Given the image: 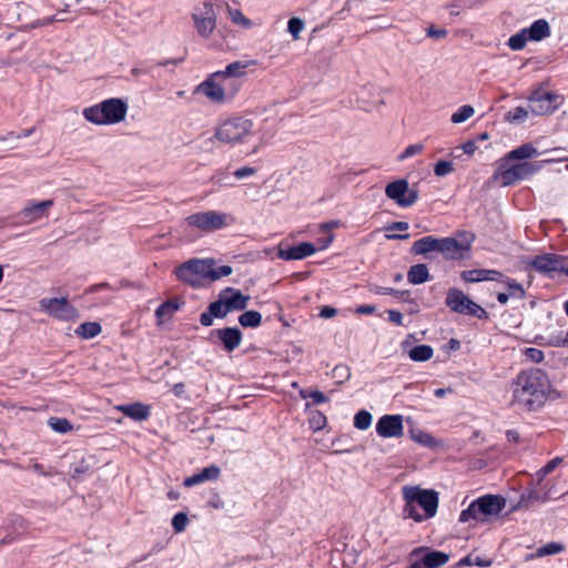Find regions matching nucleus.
Returning a JSON list of instances; mask_svg holds the SVG:
<instances>
[{"instance_id": "nucleus-1", "label": "nucleus", "mask_w": 568, "mask_h": 568, "mask_svg": "<svg viewBox=\"0 0 568 568\" xmlns=\"http://www.w3.org/2000/svg\"><path fill=\"white\" fill-rule=\"evenodd\" d=\"M511 387V405L528 413L540 410L551 392L550 381L540 368L521 371L517 374Z\"/></svg>"}, {"instance_id": "nucleus-2", "label": "nucleus", "mask_w": 568, "mask_h": 568, "mask_svg": "<svg viewBox=\"0 0 568 568\" xmlns=\"http://www.w3.org/2000/svg\"><path fill=\"white\" fill-rule=\"evenodd\" d=\"M403 498L405 501L403 515L417 523L433 518L438 508V493L433 489H422L418 486H404Z\"/></svg>"}, {"instance_id": "nucleus-3", "label": "nucleus", "mask_w": 568, "mask_h": 568, "mask_svg": "<svg viewBox=\"0 0 568 568\" xmlns=\"http://www.w3.org/2000/svg\"><path fill=\"white\" fill-rule=\"evenodd\" d=\"M505 507L506 499L503 496L487 494L474 499L466 509L462 510L458 521L469 523L473 520L486 524L498 517Z\"/></svg>"}, {"instance_id": "nucleus-4", "label": "nucleus", "mask_w": 568, "mask_h": 568, "mask_svg": "<svg viewBox=\"0 0 568 568\" xmlns=\"http://www.w3.org/2000/svg\"><path fill=\"white\" fill-rule=\"evenodd\" d=\"M126 112L128 105L122 99L110 98L98 104L84 108L82 114L92 124L111 125L123 121Z\"/></svg>"}, {"instance_id": "nucleus-5", "label": "nucleus", "mask_w": 568, "mask_h": 568, "mask_svg": "<svg viewBox=\"0 0 568 568\" xmlns=\"http://www.w3.org/2000/svg\"><path fill=\"white\" fill-rule=\"evenodd\" d=\"M550 162H552V160L520 162L514 165H508V162L503 161L495 173V178L499 179L504 186L514 185L518 181L525 180L538 173L545 164Z\"/></svg>"}, {"instance_id": "nucleus-6", "label": "nucleus", "mask_w": 568, "mask_h": 568, "mask_svg": "<svg viewBox=\"0 0 568 568\" xmlns=\"http://www.w3.org/2000/svg\"><path fill=\"white\" fill-rule=\"evenodd\" d=\"M253 122L243 116H235L225 120L215 130L214 138L227 144L243 142L251 134Z\"/></svg>"}, {"instance_id": "nucleus-7", "label": "nucleus", "mask_w": 568, "mask_h": 568, "mask_svg": "<svg viewBox=\"0 0 568 568\" xmlns=\"http://www.w3.org/2000/svg\"><path fill=\"white\" fill-rule=\"evenodd\" d=\"M233 221L234 219L230 214L217 211L196 212L185 219V223L189 226L195 227L202 232L222 230Z\"/></svg>"}, {"instance_id": "nucleus-8", "label": "nucleus", "mask_w": 568, "mask_h": 568, "mask_svg": "<svg viewBox=\"0 0 568 568\" xmlns=\"http://www.w3.org/2000/svg\"><path fill=\"white\" fill-rule=\"evenodd\" d=\"M474 240L475 235L470 232L459 233L458 239L442 237L439 253H442L446 260H463L465 253L470 251Z\"/></svg>"}, {"instance_id": "nucleus-9", "label": "nucleus", "mask_w": 568, "mask_h": 568, "mask_svg": "<svg viewBox=\"0 0 568 568\" xmlns=\"http://www.w3.org/2000/svg\"><path fill=\"white\" fill-rule=\"evenodd\" d=\"M223 79L222 73L213 72L194 90V93H201L209 101L216 104H223L232 101V93H226L224 84L220 82Z\"/></svg>"}, {"instance_id": "nucleus-10", "label": "nucleus", "mask_w": 568, "mask_h": 568, "mask_svg": "<svg viewBox=\"0 0 568 568\" xmlns=\"http://www.w3.org/2000/svg\"><path fill=\"white\" fill-rule=\"evenodd\" d=\"M210 261L193 258L184 262L175 270L179 280L196 286L203 278H209Z\"/></svg>"}, {"instance_id": "nucleus-11", "label": "nucleus", "mask_w": 568, "mask_h": 568, "mask_svg": "<svg viewBox=\"0 0 568 568\" xmlns=\"http://www.w3.org/2000/svg\"><path fill=\"white\" fill-rule=\"evenodd\" d=\"M385 195L400 207H409L418 200V191L409 189V184L405 179L389 182L385 187Z\"/></svg>"}, {"instance_id": "nucleus-12", "label": "nucleus", "mask_w": 568, "mask_h": 568, "mask_svg": "<svg viewBox=\"0 0 568 568\" xmlns=\"http://www.w3.org/2000/svg\"><path fill=\"white\" fill-rule=\"evenodd\" d=\"M39 304L43 312L60 321H74L79 317L77 308L65 297L42 298Z\"/></svg>"}, {"instance_id": "nucleus-13", "label": "nucleus", "mask_w": 568, "mask_h": 568, "mask_svg": "<svg viewBox=\"0 0 568 568\" xmlns=\"http://www.w3.org/2000/svg\"><path fill=\"white\" fill-rule=\"evenodd\" d=\"M195 29L203 38H209L216 24V14L211 2H204L202 7L196 8L192 14Z\"/></svg>"}, {"instance_id": "nucleus-14", "label": "nucleus", "mask_w": 568, "mask_h": 568, "mask_svg": "<svg viewBox=\"0 0 568 568\" xmlns=\"http://www.w3.org/2000/svg\"><path fill=\"white\" fill-rule=\"evenodd\" d=\"M53 204V200H45L41 202L29 201L24 207L18 212L17 216L21 224L36 223L49 215V210Z\"/></svg>"}, {"instance_id": "nucleus-15", "label": "nucleus", "mask_w": 568, "mask_h": 568, "mask_svg": "<svg viewBox=\"0 0 568 568\" xmlns=\"http://www.w3.org/2000/svg\"><path fill=\"white\" fill-rule=\"evenodd\" d=\"M530 265L535 271L548 275L551 273L566 274V270L568 268L565 266L564 257L552 253L534 257Z\"/></svg>"}, {"instance_id": "nucleus-16", "label": "nucleus", "mask_w": 568, "mask_h": 568, "mask_svg": "<svg viewBox=\"0 0 568 568\" xmlns=\"http://www.w3.org/2000/svg\"><path fill=\"white\" fill-rule=\"evenodd\" d=\"M214 338H217L225 352L232 353L241 345L243 334L237 327H224L210 332V339Z\"/></svg>"}, {"instance_id": "nucleus-17", "label": "nucleus", "mask_w": 568, "mask_h": 568, "mask_svg": "<svg viewBox=\"0 0 568 568\" xmlns=\"http://www.w3.org/2000/svg\"><path fill=\"white\" fill-rule=\"evenodd\" d=\"M376 433L383 438L400 437L404 433L402 415H384L376 424Z\"/></svg>"}, {"instance_id": "nucleus-18", "label": "nucleus", "mask_w": 568, "mask_h": 568, "mask_svg": "<svg viewBox=\"0 0 568 568\" xmlns=\"http://www.w3.org/2000/svg\"><path fill=\"white\" fill-rule=\"evenodd\" d=\"M424 552L420 558L423 568H440L449 560V555L439 550H429L425 547H418L410 551L409 558L418 557Z\"/></svg>"}, {"instance_id": "nucleus-19", "label": "nucleus", "mask_w": 568, "mask_h": 568, "mask_svg": "<svg viewBox=\"0 0 568 568\" xmlns=\"http://www.w3.org/2000/svg\"><path fill=\"white\" fill-rule=\"evenodd\" d=\"M316 252L314 244L302 242L297 245L283 247L280 245L277 256L284 261L303 260Z\"/></svg>"}, {"instance_id": "nucleus-20", "label": "nucleus", "mask_w": 568, "mask_h": 568, "mask_svg": "<svg viewBox=\"0 0 568 568\" xmlns=\"http://www.w3.org/2000/svg\"><path fill=\"white\" fill-rule=\"evenodd\" d=\"M231 312L244 311L251 300L250 295H244L240 290L226 287L221 291Z\"/></svg>"}, {"instance_id": "nucleus-21", "label": "nucleus", "mask_w": 568, "mask_h": 568, "mask_svg": "<svg viewBox=\"0 0 568 568\" xmlns=\"http://www.w3.org/2000/svg\"><path fill=\"white\" fill-rule=\"evenodd\" d=\"M221 475V470L215 465L204 467L200 473L193 474L184 479L185 487H193L207 480H216Z\"/></svg>"}, {"instance_id": "nucleus-22", "label": "nucleus", "mask_w": 568, "mask_h": 568, "mask_svg": "<svg viewBox=\"0 0 568 568\" xmlns=\"http://www.w3.org/2000/svg\"><path fill=\"white\" fill-rule=\"evenodd\" d=\"M439 247L440 239L428 235L415 241L410 253L414 255H427L430 252H439Z\"/></svg>"}, {"instance_id": "nucleus-23", "label": "nucleus", "mask_w": 568, "mask_h": 568, "mask_svg": "<svg viewBox=\"0 0 568 568\" xmlns=\"http://www.w3.org/2000/svg\"><path fill=\"white\" fill-rule=\"evenodd\" d=\"M469 297L458 288H449L446 295V305L455 313L464 314Z\"/></svg>"}, {"instance_id": "nucleus-24", "label": "nucleus", "mask_w": 568, "mask_h": 568, "mask_svg": "<svg viewBox=\"0 0 568 568\" xmlns=\"http://www.w3.org/2000/svg\"><path fill=\"white\" fill-rule=\"evenodd\" d=\"M184 302L179 300H169L160 304L155 311V317L158 325H162L170 321L174 313L181 308Z\"/></svg>"}, {"instance_id": "nucleus-25", "label": "nucleus", "mask_w": 568, "mask_h": 568, "mask_svg": "<svg viewBox=\"0 0 568 568\" xmlns=\"http://www.w3.org/2000/svg\"><path fill=\"white\" fill-rule=\"evenodd\" d=\"M527 32V38H529L530 41H541L546 38H548L551 33L550 26L547 20L545 19H538L534 21L530 27L525 28Z\"/></svg>"}, {"instance_id": "nucleus-26", "label": "nucleus", "mask_w": 568, "mask_h": 568, "mask_svg": "<svg viewBox=\"0 0 568 568\" xmlns=\"http://www.w3.org/2000/svg\"><path fill=\"white\" fill-rule=\"evenodd\" d=\"M546 500H548V494L541 487H535L521 494L518 504L513 507V510L529 507L534 503H545Z\"/></svg>"}, {"instance_id": "nucleus-27", "label": "nucleus", "mask_w": 568, "mask_h": 568, "mask_svg": "<svg viewBox=\"0 0 568 568\" xmlns=\"http://www.w3.org/2000/svg\"><path fill=\"white\" fill-rule=\"evenodd\" d=\"M538 155H539L538 150L531 143H524V144L519 145L518 148L508 152L503 158V161L510 162V161H517V160H526V159H531V158H535Z\"/></svg>"}, {"instance_id": "nucleus-28", "label": "nucleus", "mask_w": 568, "mask_h": 568, "mask_svg": "<svg viewBox=\"0 0 568 568\" xmlns=\"http://www.w3.org/2000/svg\"><path fill=\"white\" fill-rule=\"evenodd\" d=\"M430 280V274L426 264H415L407 272V281L410 284L418 285Z\"/></svg>"}, {"instance_id": "nucleus-29", "label": "nucleus", "mask_w": 568, "mask_h": 568, "mask_svg": "<svg viewBox=\"0 0 568 568\" xmlns=\"http://www.w3.org/2000/svg\"><path fill=\"white\" fill-rule=\"evenodd\" d=\"M434 349L430 345L422 344L409 349L408 356L413 362H426L433 357Z\"/></svg>"}, {"instance_id": "nucleus-30", "label": "nucleus", "mask_w": 568, "mask_h": 568, "mask_svg": "<svg viewBox=\"0 0 568 568\" xmlns=\"http://www.w3.org/2000/svg\"><path fill=\"white\" fill-rule=\"evenodd\" d=\"M250 62H243V61H234L232 63H229L224 70L216 71L217 73H222L223 78L231 77L239 79L245 74V69L248 67Z\"/></svg>"}, {"instance_id": "nucleus-31", "label": "nucleus", "mask_w": 568, "mask_h": 568, "mask_svg": "<svg viewBox=\"0 0 568 568\" xmlns=\"http://www.w3.org/2000/svg\"><path fill=\"white\" fill-rule=\"evenodd\" d=\"M239 323L245 328H256L262 324V315L257 311H245L239 316Z\"/></svg>"}, {"instance_id": "nucleus-32", "label": "nucleus", "mask_w": 568, "mask_h": 568, "mask_svg": "<svg viewBox=\"0 0 568 568\" xmlns=\"http://www.w3.org/2000/svg\"><path fill=\"white\" fill-rule=\"evenodd\" d=\"M211 314L214 316V318H224L229 313H231L227 303L224 298V295L222 293H219L217 300L210 303L207 306Z\"/></svg>"}, {"instance_id": "nucleus-33", "label": "nucleus", "mask_w": 568, "mask_h": 568, "mask_svg": "<svg viewBox=\"0 0 568 568\" xmlns=\"http://www.w3.org/2000/svg\"><path fill=\"white\" fill-rule=\"evenodd\" d=\"M101 325L97 322L82 323L77 329L75 334L84 339L93 338L101 333Z\"/></svg>"}, {"instance_id": "nucleus-34", "label": "nucleus", "mask_w": 568, "mask_h": 568, "mask_svg": "<svg viewBox=\"0 0 568 568\" xmlns=\"http://www.w3.org/2000/svg\"><path fill=\"white\" fill-rule=\"evenodd\" d=\"M529 109L534 114L544 115L554 112L557 109V105L546 104V101H542L541 99L535 101L534 91L531 97L529 98Z\"/></svg>"}, {"instance_id": "nucleus-35", "label": "nucleus", "mask_w": 568, "mask_h": 568, "mask_svg": "<svg viewBox=\"0 0 568 568\" xmlns=\"http://www.w3.org/2000/svg\"><path fill=\"white\" fill-rule=\"evenodd\" d=\"M562 550H564V546L561 544L551 541L544 546L538 547L536 552L530 555L529 557L530 558H540V557H545V556L560 554Z\"/></svg>"}, {"instance_id": "nucleus-36", "label": "nucleus", "mask_w": 568, "mask_h": 568, "mask_svg": "<svg viewBox=\"0 0 568 568\" xmlns=\"http://www.w3.org/2000/svg\"><path fill=\"white\" fill-rule=\"evenodd\" d=\"M460 278L466 283L484 282L487 278V268L466 270L460 273Z\"/></svg>"}, {"instance_id": "nucleus-37", "label": "nucleus", "mask_w": 568, "mask_h": 568, "mask_svg": "<svg viewBox=\"0 0 568 568\" xmlns=\"http://www.w3.org/2000/svg\"><path fill=\"white\" fill-rule=\"evenodd\" d=\"M116 410L122 412L125 416L134 419L142 420V404L134 403L130 405H118L114 407Z\"/></svg>"}, {"instance_id": "nucleus-38", "label": "nucleus", "mask_w": 568, "mask_h": 568, "mask_svg": "<svg viewBox=\"0 0 568 568\" xmlns=\"http://www.w3.org/2000/svg\"><path fill=\"white\" fill-rule=\"evenodd\" d=\"M530 41L529 38H527V32L524 29H521L519 32L513 34L509 39H508V47L514 50V51H519V50H523L527 42Z\"/></svg>"}, {"instance_id": "nucleus-39", "label": "nucleus", "mask_w": 568, "mask_h": 568, "mask_svg": "<svg viewBox=\"0 0 568 568\" xmlns=\"http://www.w3.org/2000/svg\"><path fill=\"white\" fill-rule=\"evenodd\" d=\"M503 284L506 285L510 297L518 300L525 298L526 291L524 286L520 283H518L515 278L507 276L506 281Z\"/></svg>"}, {"instance_id": "nucleus-40", "label": "nucleus", "mask_w": 568, "mask_h": 568, "mask_svg": "<svg viewBox=\"0 0 568 568\" xmlns=\"http://www.w3.org/2000/svg\"><path fill=\"white\" fill-rule=\"evenodd\" d=\"M48 425L51 429L60 434H65L72 430V425L69 419L62 417H50L48 419Z\"/></svg>"}, {"instance_id": "nucleus-41", "label": "nucleus", "mask_w": 568, "mask_h": 568, "mask_svg": "<svg viewBox=\"0 0 568 568\" xmlns=\"http://www.w3.org/2000/svg\"><path fill=\"white\" fill-rule=\"evenodd\" d=\"M372 420V414L365 409H362L354 416V427L359 430H365L371 427Z\"/></svg>"}, {"instance_id": "nucleus-42", "label": "nucleus", "mask_w": 568, "mask_h": 568, "mask_svg": "<svg viewBox=\"0 0 568 568\" xmlns=\"http://www.w3.org/2000/svg\"><path fill=\"white\" fill-rule=\"evenodd\" d=\"M474 113L475 110L471 105H463L452 114L450 121L456 124L463 123L471 118Z\"/></svg>"}, {"instance_id": "nucleus-43", "label": "nucleus", "mask_w": 568, "mask_h": 568, "mask_svg": "<svg viewBox=\"0 0 568 568\" xmlns=\"http://www.w3.org/2000/svg\"><path fill=\"white\" fill-rule=\"evenodd\" d=\"M465 315H471L479 320H487L488 313L477 303L469 298L466 308L464 311Z\"/></svg>"}, {"instance_id": "nucleus-44", "label": "nucleus", "mask_w": 568, "mask_h": 568, "mask_svg": "<svg viewBox=\"0 0 568 568\" xmlns=\"http://www.w3.org/2000/svg\"><path fill=\"white\" fill-rule=\"evenodd\" d=\"M562 463V458L560 457H555L552 458L551 460H549L544 467H541L538 471H537V477H538V486H540L542 479L548 475L550 474L551 471H554L560 464Z\"/></svg>"}, {"instance_id": "nucleus-45", "label": "nucleus", "mask_w": 568, "mask_h": 568, "mask_svg": "<svg viewBox=\"0 0 568 568\" xmlns=\"http://www.w3.org/2000/svg\"><path fill=\"white\" fill-rule=\"evenodd\" d=\"M233 272L232 267L230 265H221L217 267H214L213 263L210 261V272H209V278L211 281H216L221 277L229 276Z\"/></svg>"}, {"instance_id": "nucleus-46", "label": "nucleus", "mask_w": 568, "mask_h": 568, "mask_svg": "<svg viewBox=\"0 0 568 568\" xmlns=\"http://www.w3.org/2000/svg\"><path fill=\"white\" fill-rule=\"evenodd\" d=\"M230 19L233 23L242 26L244 28H248L252 26V22L250 19H247L241 10L233 9L231 7H227Z\"/></svg>"}, {"instance_id": "nucleus-47", "label": "nucleus", "mask_w": 568, "mask_h": 568, "mask_svg": "<svg viewBox=\"0 0 568 568\" xmlns=\"http://www.w3.org/2000/svg\"><path fill=\"white\" fill-rule=\"evenodd\" d=\"M410 437L416 443H419L426 447H432L435 442L434 437L430 434L423 430H410Z\"/></svg>"}, {"instance_id": "nucleus-48", "label": "nucleus", "mask_w": 568, "mask_h": 568, "mask_svg": "<svg viewBox=\"0 0 568 568\" xmlns=\"http://www.w3.org/2000/svg\"><path fill=\"white\" fill-rule=\"evenodd\" d=\"M305 23L300 18H291L287 22V31L291 33L294 40L300 38V33L304 30Z\"/></svg>"}, {"instance_id": "nucleus-49", "label": "nucleus", "mask_w": 568, "mask_h": 568, "mask_svg": "<svg viewBox=\"0 0 568 568\" xmlns=\"http://www.w3.org/2000/svg\"><path fill=\"white\" fill-rule=\"evenodd\" d=\"M220 82L224 84L226 93H232V100L235 98L236 93L241 89V81L235 78L225 77V79H220Z\"/></svg>"}, {"instance_id": "nucleus-50", "label": "nucleus", "mask_w": 568, "mask_h": 568, "mask_svg": "<svg viewBox=\"0 0 568 568\" xmlns=\"http://www.w3.org/2000/svg\"><path fill=\"white\" fill-rule=\"evenodd\" d=\"M326 425V416L321 410H313L311 413L310 426L314 430H321Z\"/></svg>"}, {"instance_id": "nucleus-51", "label": "nucleus", "mask_w": 568, "mask_h": 568, "mask_svg": "<svg viewBox=\"0 0 568 568\" xmlns=\"http://www.w3.org/2000/svg\"><path fill=\"white\" fill-rule=\"evenodd\" d=\"M528 116V110L524 106H516L513 110H510L506 119L511 122H524Z\"/></svg>"}, {"instance_id": "nucleus-52", "label": "nucleus", "mask_w": 568, "mask_h": 568, "mask_svg": "<svg viewBox=\"0 0 568 568\" xmlns=\"http://www.w3.org/2000/svg\"><path fill=\"white\" fill-rule=\"evenodd\" d=\"M187 523H189L187 515L183 511L175 514L172 518V527L175 532L184 531Z\"/></svg>"}, {"instance_id": "nucleus-53", "label": "nucleus", "mask_w": 568, "mask_h": 568, "mask_svg": "<svg viewBox=\"0 0 568 568\" xmlns=\"http://www.w3.org/2000/svg\"><path fill=\"white\" fill-rule=\"evenodd\" d=\"M539 99H541L542 101H546V104L558 106L559 95L554 92L536 90L535 91V101H538Z\"/></svg>"}, {"instance_id": "nucleus-54", "label": "nucleus", "mask_w": 568, "mask_h": 568, "mask_svg": "<svg viewBox=\"0 0 568 568\" xmlns=\"http://www.w3.org/2000/svg\"><path fill=\"white\" fill-rule=\"evenodd\" d=\"M454 171V164L449 161L439 160L434 166L436 176H445Z\"/></svg>"}, {"instance_id": "nucleus-55", "label": "nucleus", "mask_w": 568, "mask_h": 568, "mask_svg": "<svg viewBox=\"0 0 568 568\" xmlns=\"http://www.w3.org/2000/svg\"><path fill=\"white\" fill-rule=\"evenodd\" d=\"M230 173L226 170H219L212 176V181L220 186H231L232 183L229 182Z\"/></svg>"}, {"instance_id": "nucleus-56", "label": "nucleus", "mask_w": 568, "mask_h": 568, "mask_svg": "<svg viewBox=\"0 0 568 568\" xmlns=\"http://www.w3.org/2000/svg\"><path fill=\"white\" fill-rule=\"evenodd\" d=\"M423 150H424V145L420 144V143L409 144L403 151V153L399 155V160H405V159H408V158L414 156L416 154H419V153L423 152Z\"/></svg>"}, {"instance_id": "nucleus-57", "label": "nucleus", "mask_w": 568, "mask_h": 568, "mask_svg": "<svg viewBox=\"0 0 568 568\" xmlns=\"http://www.w3.org/2000/svg\"><path fill=\"white\" fill-rule=\"evenodd\" d=\"M477 146L476 143L471 140L465 142L460 146L456 148L454 152L452 153L455 158H459L460 154L457 153V151H462L464 154L473 155L476 151Z\"/></svg>"}, {"instance_id": "nucleus-58", "label": "nucleus", "mask_w": 568, "mask_h": 568, "mask_svg": "<svg viewBox=\"0 0 568 568\" xmlns=\"http://www.w3.org/2000/svg\"><path fill=\"white\" fill-rule=\"evenodd\" d=\"M525 355L532 363H540L545 358L544 352L540 351L539 348H535V347L526 348Z\"/></svg>"}, {"instance_id": "nucleus-59", "label": "nucleus", "mask_w": 568, "mask_h": 568, "mask_svg": "<svg viewBox=\"0 0 568 568\" xmlns=\"http://www.w3.org/2000/svg\"><path fill=\"white\" fill-rule=\"evenodd\" d=\"M256 173V169L252 166H243L234 171L233 175L239 179H245L247 176H252Z\"/></svg>"}, {"instance_id": "nucleus-60", "label": "nucleus", "mask_w": 568, "mask_h": 568, "mask_svg": "<svg viewBox=\"0 0 568 568\" xmlns=\"http://www.w3.org/2000/svg\"><path fill=\"white\" fill-rule=\"evenodd\" d=\"M351 376L349 368L346 365H336L333 369V377L348 379Z\"/></svg>"}, {"instance_id": "nucleus-61", "label": "nucleus", "mask_w": 568, "mask_h": 568, "mask_svg": "<svg viewBox=\"0 0 568 568\" xmlns=\"http://www.w3.org/2000/svg\"><path fill=\"white\" fill-rule=\"evenodd\" d=\"M387 314H388V320L397 325V326H403L404 325V322H403V314L399 312V311H396V310H388L387 311Z\"/></svg>"}, {"instance_id": "nucleus-62", "label": "nucleus", "mask_w": 568, "mask_h": 568, "mask_svg": "<svg viewBox=\"0 0 568 568\" xmlns=\"http://www.w3.org/2000/svg\"><path fill=\"white\" fill-rule=\"evenodd\" d=\"M507 276L497 270H487L486 281L504 283Z\"/></svg>"}, {"instance_id": "nucleus-63", "label": "nucleus", "mask_w": 568, "mask_h": 568, "mask_svg": "<svg viewBox=\"0 0 568 568\" xmlns=\"http://www.w3.org/2000/svg\"><path fill=\"white\" fill-rule=\"evenodd\" d=\"M447 30L446 29H436L435 27H429L427 30H426V34L427 37L429 38H434V39H442V38H445L447 36Z\"/></svg>"}, {"instance_id": "nucleus-64", "label": "nucleus", "mask_w": 568, "mask_h": 568, "mask_svg": "<svg viewBox=\"0 0 568 568\" xmlns=\"http://www.w3.org/2000/svg\"><path fill=\"white\" fill-rule=\"evenodd\" d=\"M310 397L313 399L314 404H317V405L327 403L329 400L328 397L321 390L310 392Z\"/></svg>"}]
</instances>
